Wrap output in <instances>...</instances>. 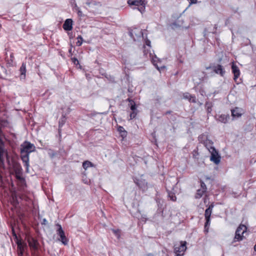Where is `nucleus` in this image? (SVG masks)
<instances>
[{"instance_id": "nucleus-13", "label": "nucleus", "mask_w": 256, "mask_h": 256, "mask_svg": "<svg viewBox=\"0 0 256 256\" xmlns=\"http://www.w3.org/2000/svg\"><path fill=\"white\" fill-rule=\"evenodd\" d=\"M232 72L234 74V79L236 81L240 75V71L239 68L236 64H235L234 63H232Z\"/></svg>"}, {"instance_id": "nucleus-36", "label": "nucleus", "mask_w": 256, "mask_h": 256, "mask_svg": "<svg viewBox=\"0 0 256 256\" xmlns=\"http://www.w3.org/2000/svg\"><path fill=\"white\" fill-rule=\"evenodd\" d=\"M192 95L190 94L188 92L184 93L183 94V97L184 99H187L189 100V98L192 96Z\"/></svg>"}, {"instance_id": "nucleus-53", "label": "nucleus", "mask_w": 256, "mask_h": 256, "mask_svg": "<svg viewBox=\"0 0 256 256\" xmlns=\"http://www.w3.org/2000/svg\"><path fill=\"white\" fill-rule=\"evenodd\" d=\"M208 227H209V226H207L205 229H206V228H207V229H208Z\"/></svg>"}, {"instance_id": "nucleus-6", "label": "nucleus", "mask_w": 256, "mask_h": 256, "mask_svg": "<svg viewBox=\"0 0 256 256\" xmlns=\"http://www.w3.org/2000/svg\"><path fill=\"white\" fill-rule=\"evenodd\" d=\"M214 207V204H211L207 208L204 212V216L206 219V222L204 224V228L207 226H210V216L212 212V210Z\"/></svg>"}, {"instance_id": "nucleus-40", "label": "nucleus", "mask_w": 256, "mask_h": 256, "mask_svg": "<svg viewBox=\"0 0 256 256\" xmlns=\"http://www.w3.org/2000/svg\"><path fill=\"white\" fill-rule=\"evenodd\" d=\"M190 4L189 6H190L192 4H195L198 2L197 0H190Z\"/></svg>"}, {"instance_id": "nucleus-1", "label": "nucleus", "mask_w": 256, "mask_h": 256, "mask_svg": "<svg viewBox=\"0 0 256 256\" xmlns=\"http://www.w3.org/2000/svg\"><path fill=\"white\" fill-rule=\"evenodd\" d=\"M36 150L34 145L30 142L24 141L20 144V158L22 160L24 166L26 168V172H28L29 155L32 152Z\"/></svg>"}, {"instance_id": "nucleus-31", "label": "nucleus", "mask_w": 256, "mask_h": 256, "mask_svg": "<svg viewBox=\"0 0 256 256\" xmlns=\"http://www.w3.org/2000/svg\"><path fill=\"white\" fill-rule=\"evenodd\" d=\"M14 58L13 53H10V59L8 60V64L10 66H12Z\"/></svg>"}, {"instance_id": "nucleus-51", "label": "nucleus", "mask_w": 256, "mask_h": 256, "mask_svg": "<svg viewBox=\"0 0 256 256\" xmlns=\"http://www.w3.org/2000/svg\"><path fill=\"white\" fill-rule=\"evenodd\" d=\"M211 68V67H210V66L208 67V68H206V69H207V70H208V69H209V68Z\"/></svg>"}, {"instance_id": "nucleus-24", "label": "nucleus", "mask_w": 256, "mask_h": 256, "mask_svg": "<svg viewBox=\"0 0 256 256\" xmlns=\"http://www.w3.org/2000/svg\"><path fill=\"white\" fill-rule=\"evenodd\" d=\"M128 100L129 102L128 106L132 111H137L136 104L134 100L128 98Z\"/></svg>"}, {"instance_id": "nucleus-45", "label": "nucleus", "mask_w": 256, "mask_h": 256, "mask_svg": "<svg viewBox=\"0 0 256 256\" xmlns=\"http://www.w3.org/2000/svg\"><path fill=\"white\" fill-rule=\"evenodd\" d=\"M146 44L148 46H150V41L148 40H146Z\"/></svg>"}, {"instance_id": "nucleus-19", "label": "nucleus", "mask_w": 256, "mask_h": 256, "mask_svg": "<svg viewBox=\"0 0 256 256\" xmlns=\"http://www.w3.org/2000/svg\"><path fill=\"white\" fill-rule=\"evenodd\" d=\"M232 116L234 118H238L241 116L242 114L238 108H235L234 109L231 110Z\"/></svg>"}, {"instance_id": "nucleus-50", "label": "nucleus", "mask_w": 256, "mask_h": 256, "mask_svg": "<svg viewBox=\"0 0 256 256\" xmlns=\"http://www.w3.org/2000/svg\"><path fill=\"white\" fill-rule=\"evenodd\" d=\"M254 250L256 252V244L254 246Z\"/></svg>"}, {"instance_id": "nucleus-52", "label": "nucleus", "mask_w": 256, "mask_h": 256, "mask_svg": "<svg viewBox=\"0 0 256 256\" xmlns=\"http://www.w3.org/2000/svg\"><path fill=\"white\" fill-rule=\"evenodd\" d=\"M164 68V66H160V68Z\"/></svg>"}, {"instance_id": "nucleus-49", "label": "nucleus", "mask_w": 256, "mask_h": 256, "mask_svg": "<svg viewBox=\"0 0 256 256\" xmlns=\"http://www.w3.org/2000/svg\"><path fill=\"white\" fill-rule=\"evenodd\" d=\"M171 112H172V111L168 110V111H167V112H166L165 114H166H166H171Z\"/></svg>"}, {"instance_id": "nucleus-2", "label": "nucleus", "mask_w": 256, "mask_h": 256, "mask_svg": "<svg viewBox=\"0 0 256 256\" xmlns=\"http://www.w3.org/2000/svg\"><path fill=\"white\" fill-rule=\"evenodd\" d=\"M207 78L206 74L204 72L198 71L194 76L193 81L197 86Z\"/></svg>"}, {"instance_id": "nucleus-32", "label": "nucleus", "mask_w": 256, "mask_h": 256, "mask_svg": "<svg viewBox=\"0 0 256 256\" xmlns=\"http://www.w3.org/2000/svg\"><path fill=\"white\" fill-rule=\"evenodd\" d=\"M77 39L78 40V42H76V46H80L82 44V42H83V39H82V38L81 36H78V37H77Z\"/></svg>"}, {"instance_id": "nucleus-44", "label": "nucleus", "mask_w": 256, "mask_h": 256, "mask_svg": "<svg viewBox=\"0 0 256 256\" xmlns=\"http://www.w3.org/2000/svg\"><path fill=\"white\" fill-rule=\"evenodd\" d=\"M12 234H13V236L15 237V238L17 240L18 239V237H17V236H16V234L14 230V229L12 230Z\"/></svg>"}, {"instance_id": "nucleus-30", "label": "nucleus", "mask_w": 256, "mask_h": 256, "mask_svg": "<svg viewBox=\"0 0 256 256\" xmlns=\"http://www.w3.org/2000/svg\"><path fill=\"white\" fill-rule=\"evenodd\" d=\"M112 232L114 234V235L116 236V238L119 239L120 237V230L119 229H112Z\"/></svg>"}, {"instance_id": "nucleus-42", "label": "nucleus", "mask_w": 256, "mask_h": 256, "mask_svg": "<svg viewBox=\"0 0 256 256\" xmlns=\"http://www.w3.org/2000/svg\"><path fill=\"white\" fill-rule=\"evenodd\" d=\"M78 16H80V17H82L83 16L82 12L80 10H78Z\"/></svg>"}, {"instance_id": "nucleus-22", "label": "nucleus", "mask_w": 256, "mask_h": 256, "mask_svg": "<svg viewBox=\"0 0 256 256\" xmlns=\"http://www.w3.org/2000/svg\"><path fill=\"white\" fill-rule=\"evenodd\" d=\"M18 190L20 192L26 190H25V188L26 187V180L24 179V182H22V181L18 182Z\"/></svg>"}, {"instance_id": "nucleus-48", "label": "nucleus", "mask_w": 256, "mask_h": 256, "mask_svg": "<svg viewBox=\"0 0 256 256\" xmlns=\"http://www.w3.org/2000/svg\"><path fill=\"white\" fill-rule=\"evenodd\" d=\"M86 78L88 79L90 78V74H86Z\"/></svg>"}, {"instance_id": "nucleus-46", "label": "nucleus", "mask_w": 256, "mask_h": 256, "mask_svg": "<svg viewBox=\"0 0 256 256\" xmlns=\"http://www.w3.org/2000/svg\"><path fill=\"white\" fill-rule=\"evenodd\" d=\"M18 256H23L24 252H18Z\"/></svg>"}, {"instance_id": "nucleus-27", "label": "nucleus", "mask_w": 256, "mask_h": 256, "mask_svg": "<svg viewBox=\"0 0 256 256\" xmlns=\"http://www.w3.org/2000/svg\"><path fill=\"white\" fill-rule=\"evenodd\" d=\"M118 131L120 133L121 136L124 138H126L127 136V132L126 131L124 130V128L123 126H119L118 128Z\"/></svg>"}, {"instance_id": "nucleus-3", "label": "nucleus", "mask_w": 256, "mask_h": 256, "mask_svg": "<svg viewBox=\"0 0 256 256\" xmlns=\"http://www.w3.org/2000/svg\"><path fill=\"white\" fill-rule=\"evenodd\" d=\"M180 244L178 246L174 245V252L176 256H182L184 254V252L186 250V241H181Z\"/></svg>"}, {"instance_id": "nucleus-39", "label": "nucleus", "mask_w": 256, "mask_h": 256, "mask_svg": "<svg viewBox=\"0 0 256 256\" xmlns=\"http://www.w3.org/2000/svg\"><path fill=\"white\" fill-rule=\"evenodd\" d=\"M108 80H110L112 82H114V78L112 76H108V77L106 76Z\"/></svg>"}, {"instance_id": "nucleus-5", "label": "nucleus", "mask_w": 256, "mask_h": 256, "mask_svg": "<svg viewBox=\"0 0 256 256\" xmlns=\"http://www.w3.org/2000/svg\"><path fill=\"white\" fill-rule=\"evenodd\" d=\"M246 232V227L244 224H240L237 228L236 232L234 239L236 241H240L242 240L244 234Z\"/></svg>"}, {"instance_id": "nucleus-23", "label": "nucleus", "mask_w": 256, "mask_h": 256, "mask_svg": "<svg viewBox=\"0 0 256 256\" xmlns=\"http://www.w3.org/2000/svg\"><path fill=\"white\" fill-rule=\"evenodd\" d=\"M212 106L213 104L212 102L208 101L206 102L205 107L208 116L211 114Z\"/></svg>"}, {"instance_id": "nucleus-20", "label": "nucleus", "mask_w": 256, "mask_h": 256, "mask_svg": "<svg viewBox=\"0 0 256 256\" xmlns=\"http://www.w3.org/2000/svg\"><path fill=\"white\" fill-rule=\"evenodd\" d=\"M230 119V116L228 114H221L218 116V120L219 122L226 124L228 122Z\"/></svg>"}, {"instance_id": "nucleus-33", "label": "nucleus", "mask_w": 256, "mask_h": 256, "mask_svg": "<svg viewBox=\"0 0 256 256\" xmlns=\"http://www.w3.org/2000/svg\"><path fill=\"white\" fill-rule=\"evenodd\" d=\"M138 114L137 111H132L130 114V120L134 119L136 118Z\"/></svg>"}, {"instance_id": "nucleus-21", "label": "nucleus", "mask_w": 256, "mask_h": 256, "mask_svg": "<svg viewBox=\"0 0 256 256\" xmlns=\"http://www.w3.org/2000/svg\"><path fill=\"white\" fill-rule=\"evenodd\" d=\"M66 122V117L62 116V117L60 120L58 122V134L60 137L61 136L62 130L61 128L64 124Z\"/></svg>"}, {"instance_id": "nucleus-35", "label": "nucleus", "mask_w": 256, "mask_h": 256, "mask_svg": "<svg viewBox=\"0 0 256 256\" xmlns=\"http://www.w3.org/2000/svg\"><path fill=\"white\" fill-rule=\"evenodd\" d=\"M189 102L192 103H196V96L194 95H192L189 98Z\"/></svg>"}, {"instance_id": "nucleus-10", "label": "nucleus", "mask_w": 256, "mask_h": 256, "mask_svg": "<svg viewBox=\"0 0 256 256\" xmlns=\"http://www.w3.org/2000/svg\"><path fill=\"white\" fill-rule=\"evenodd\" d=\"M27 240L28 245L32 250L36 251L38 250L39 244L36 240L30 236L28 238Z\"/></svg>"}, {"instance_id": "nucleus-28", "label": "nucleus", "mask_w": 256, "mask_h": 256, "mask_svg": "<svg viewBox=\"0 0 256 256\" xmlns=\"http://www.w3.org/2000/svg\"><path fill=\"white\" fill-rule=\"evenodd\" d=\"M18 196L16 194H12L13 205L14 206H16L18 205L19 204V202L18 200Z\"/></svg>"}, {"instance_id": "nucleus-29", "label": "nucleus", "mask_w": 256, "mask_h": 256, "mask_svg": "<svg viewBox=\"0 0 256 256\" xmlns=\"http://www.w3.org/2000/svg\"><path fill=\"white\" fill-rule=\"evenodd\" d=\"M206 192V191L203 190L202 189H198L197 190L196 195V198H200Z\"/></svg>"}, {"instance_id": "nucleus-12", "label": "nucleus", "mask_w": 256, "mask_h": 256, "mask_svg": "<svg viewBox=\"0 0 256 256\" xmlns=\"http://www.w3.org/2000/svg\"><path fill=\"white\" fill-rule=\"evenodd\" d=\"M73 21L71 18L66 19L63 24L62 28L66 31H70L72 29Z\"/></svg>"}, {"instance_id": "nucleus-8", "label": "nucleus", "mask_w": 256, "mask_h": 256, "mask_svg": "<svg viewBox=\"0 0 256 256\" xmlns=\"http://www.w3.org/2000/svg\"><path fill=\"white\" fill-rule=\"evenodd\" d=\"M2 128L0 127V165H4V154L6 152V150L4 148V144L1 138Z\"/></svg>"}, {"instance_id": "nucleus-11", "label": "nucleus", "mask_w": 256, "mask_h": 256, "mask_svg": "<svg viewBox=\"0 0 256 256\" xmlns=\"http://www.w3.org/2000/svg\"><path fill=\"white\" fill-rule=\"evenodd\" d=\"M212 68L215 73L220 74L222 76H223L225 74V70L223 66L220 64L214 66L212 67Z\"/></svg>"}, {"instance_id": "nucleus-41", "label": "nucleus", "mask_w": 256, "mask_h": 256, "mask_svg": "<svg viewBox=\"0 0 256 256\" xmlns=\"http://www.w3.org/2000/svg\"><path fill=\"white\" fill-rule=\"evenodd\" d=\"M152 60H153V63H154V64L156 66V68L160 70V68L158 66V64H156L155 62H156V60L154 58L152 59Z\"/></svg>"}, {"instance_id": "nucleus-14", "label": "nucleus", "mask_w": 256, "mask_h": 256, "mask_svg": "<svg viewBox=\"0 0 256 256\" xmlns=\"http://www.w3.org/2000/svg\"><path fill=\"white\" fill-rule=\"evenodd\" d=\"M206 148L208 150L209 152H211L212 148H215L213 146V142L212 140H208L207 138L206 139L202 142Z\"/></svg>"}, {"instance_id": "nucleus-54", "label": "nucleus", "mask_w": 256, "mask_h": 256, "mask_svg": "<svg viewBox=\"0 0 256 256\" xmlns=\"http://www.w3.org/2000/svg\"><path fill=\"white\" fill-rule=\"evenodd\" d=\"M200 136H199L198 137V139H199L200 140Z\"/></svg>"}, {"instance_id": "nucleus-16", "label": "nucleus", "mask_w": 256, "mask_h": 256, "mask_svg": "<svg viewBox=\"0 0 256 256\" xmlns=\"http://www.w3.org/2000/svg\"><path fill=\"white\" fill-rule=\"evenodd\" d=\"M20 194H18V198L22 200H24L26 202H31L30 198L27 196L28 191L20 192Z\"/></svg>"}, {"instance_id": "nucleus-4", "label": "nucleus", "mask_w": 256, "mask_h": 256, "mask_svg": "<svg viewBox=\"0 0 256 256\" xmlns=\"http://www.w3.org/2000/svg\"><path fill=\"white\" fill-rule=\"evenodd\" d=\"M56 226H58L56 234L60 236V238L58 240L60 241L64 245H67L68 240L66 236L65 233L62 230L61 225L58 224H56Z\"/></svg>"}, {"instance_id": "nucleus-15", "label": "nucleus", "mask_w": 256, "mask_h": 256, "mask_svg": "<svg viewBox=\"0 0 256 256\" xmlns=\"http://www.w3.org/2000/svg\"><path fill=\"white\" fill-rule=\"evenodd\" d=\"M16 244L18 246V252H24V248H27L26 243L22 242L21 240H17Z\"/></svg>"}, {"instance_id": "nucleus-25", "label": "nucleus", "mask_w": 256, "mask_h": 256, "mask_svg": "<svg viewBox=\"0 0 256 256\" xmlns=\"http://www.w3.org/2000/svg\"><path fill=\"white\" fill-rule=\"evenodd\" d=\"M82 167L86 170L90 167H94V164L88 160H86L82 163Z\"/></svg>"}, {"instance_id": "nucleus-9", "label": "nucleus", "mask_w": 256, "mask_h": 256, "mask_svg": "<svg viewBox=\"0 0 256 256\" xmlns=\"http://www.w3.org/2000/svg\"><path fill=\"white\" fill-rule=\"evenodd\" d=\"M210 153V160L216 164H218L220 161V156L216 148H212Z\"/></svg>"}, {"instance_id": "nucleus-47", "label": "nucleus", "mask_w": 256, "mask_h": 256, "mask_svg": "<svg viewBox=\"0 0 256 256\" xmlns=\"http://www.w3.org/2000/svg\"><path fill=\"white\" fill-rule=\"evenodd\" d=\"M71 46H72V45H71ZM68 52L70 53V54L72 56V47L69 49L68 50Z\"/></svg>"}, {"instance_id": "nucleus-7", "label": "nucleus", "mask_w": 256, "mask_h": 256, "mask_svg": "<svg viewBox=\"0 0 256 256\" xmlns=\"http://www.w3.org/2000/svg\"><path fill=\"white\" fill-rule=\"evenodd\" d=\"M128 3L130 6H141L140 7L138 8V10L141 12L142 13L145 10V3L142 0H128Z\"/></svg>"}, {"instance_id": "nucleus-37", "label": "nucleus", "mask_w": 256, "mask_h": 256, "mask_svg": "<svg viewBox=\"0 0 256 256\" xmlns=\"http://www.w3.org/2000/svg\"><path fill=\"white\" fill-rule=\"evenodd\" d=\"M71 59H72V62L74 63V64L76 65V66L79 64V62H78V60L77 59V58L74 57V58H72Z\"/></svg>"}, {"instance_id": "nucleus-17", "label": "nucleus", "mask_w": 256, "mask_h": 256, "mask_svg": "<svg viewBox=\"0 0 256 256\" xmlns=\"http://www.w3.org/2000/svg\"><path fill=\"white\" fill-rule=\"evenodd\" d=\"M136 31H138V30H137L136 28V29H134V30H130L128 32L129 36L134 41L136 40V38H135V37L134 36V33L136 35L137 38H139V37H141V36L143 37V33H142V30H140L138 32V34H136Z\"/></svg>"}, {"instance_id": "nucleus-43", "label": "nucleus", "mask_w": 256, "mask_h": 256, "mask_svg": "<svg viewBox=\"0 0 256 256\" xmlns=\"http://www.w3.org/2000/svg\"><path fill=\"white\" fill-rule=\"evenodd\" d=\"M47 222H48L46 218H44L42 222V224L46 225V224Z\"/></svg>"}, {"instance_id": "nucleus-34", "label": "nucleus", "mask_w": 256, "mask_h": 256, "mask_svg": "<svg viewBox=\"0 0 256 256\" xmlns=\"http://www.w3.org/2000/svg\"><path fill=\"white\" fill-rule=\"evenodd\" d=\"M200 182L201 189H202L203 190H204V191H206L207 188H206V186L205 183L202 180H200Z\"/></svg>"}, {"instance_id": "nucleus-38", "label": "nucleus", "mask_w": 256, "mask_h": 256, "mask_svg": "<svg viewBox=\"0 0 256 256\" xmlns=\"http://www.w3.org/2000/svg\"><path fill=\"white\" fill-rule=\"evenodd\" d=\"M16 172V179L19 181H22L24 182V178L20 176Z\"/></svg>"}, {"instance_id": "nucleus-18", "label": "nucleus", "mask_w": 256, "mask_h": 256, "mask_svg": "<svg viewBox=\"0 0 256 256\" xmlns=\"http://www.w3.org/2000/svg\"><path fill=\"white\" fill-rule=\"evenodd\" d=\"M20 79L24 80L26 78V65L25 64H22L20 68Z\"/></svg>"}, {"instance_id": "nucleus-26", "label": "nucleus", "mask_w": 256, "mask_h": 256, "mask_svg": "<svg viewBox=\"0 0 256 256\" xmlns=\"http://www.w3.org/2000/svg\"><path fill=\"white\" fill-rule=\"evenodd\" d=\"M168 196L170 198V200L172 202H176V197L175 193L170 190H167Z\"/></svg>"}]
</instances>
